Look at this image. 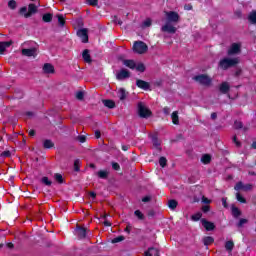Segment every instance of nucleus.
<instances>
[{"instance_id":"nucleus-41","label":"nucleus","mask_w":256,"mask_h":256,"mask_svg":"<svg viewBox=\"0 0 256 256\" xmlns=\"http://www.w3.org/2000/svg\"><path fill=\"white\" fill-rule=\"evenodd\" d=\"M54 179L58 182V183H63V176L61 174H55L54 175Z\"/></svg>"},{"instance_id":"nucleus-20","label":"nucleus","mask_w":256,"mask_h":256,"mask_svg":"<svg viewBox=\"0 0 256 256\" xmlns=\"http://www.w3.org/2000/svg\"><path fill=\"white\" fill-rule=\"evenodd\" d=\"M171 119L174 125H179V112L174 111L171 115Z\"/></svg>"},{"instance_id":"nucleus-52","label":"nucleus","mask_w":256,"mask_h":256,"mask_svg":"<svg viewBox=\"0 0 256 256\" xmlns=\"http://www.w3.org/2000/svg\"><path fill=\"white\" fill-rule=\"evenodd\" d=\"M112 168H113L115 171H119L120 166H119L118 163H113V164H112Z\"/></svg>"},{"instance_id":"nucleus-16","label":"nucleus","mask_w":256,"mask_h":256,"mask_svg":"<svg viewBox=\"0 0 256 256\" xmlns=\"http://www.w3.org/2000/svg\"><path fill=\"white\" fill-rule=\"evenodd\" d=\"M12 45H13V41L0 42V55H3V53H5V50Z\"/></svg>"},{"instance_id":"nucleus-3","label":"nucleus","mask_w":256,"mask_h":256,"mask_svg":"<svg viewBox=\"0 0 256 256\" xmlns=\"http://www.w3.org/2000/svg\"><path fill=\"white\" fill-rule=\"evenodd\" d=\"M132 49L134 53H137L138 55H143L149 49V47L143 41H136L134 42Z\"/></svg>"},{"instance_id":"nucleus-33","label":"nucleus","mask_w":256,"mask_h":256,"mask_svg":"<svg viewBox=\"0 0 256 256\" xmlns=\"http://www.w3.org/2000/svg\"><path fill=\"white\" fill-rule=\"evenodd\" d=\"M168 207L170 209H176L177 208V202L175 200H169L168 201Z\"/></svg>"},{"instance_id":"nucleus-22","label":"nucleus","mask_w":256,"mask_h":256,"mask_svg":"<svg viewBox=\"0 0 256 256\" xmlns=\"http://www.w3.org/2000/svg\"><path fill=\"white\" fill-rule=\"evenodd\" d=\"M82 57L86 63H91V55L89 54V50H84Z\"/></svg>"},{"instance_id":"nucleus-45","label":"nucleus","mask_w":256,"mask_h":256,"mask_svg":"<svg viewBox=\"0 0 256 256\" xmlns=\"http://www.w3.org/2000/svg\"><path fill=\"white\" fill-rule=\"evenodd\" d=\"M58 23L60 25H65V18L62 15H58Z\"/></svg>"},{"instance_id":"nucleus-2","label":"nucleus","mask_w":256,"mask_h":256,"mask_svg":"<svg viewBox=\"0 0 256 256\" xmlns=\"http://www.w3.org/2000/svg\"><path fill=\"white\" fill-rule=\"evenodd\" d=\"M238 63H239V57L224 58L220 61L219 65L221 69H229V67H235V65H238Z\"/></svg>"},{"instance_id":"nucleus-37","label":"nucleus","mask_w":256,"mask_h":256,"mask_svg":"<svg viewBox=\"0 0 256 256\" xmlns=\"http://www.w3.org/2000/svg\"><path fill=\"white\" fill-rule=\"evenodd\" d=\"M151 25H152L151 18H147V19L144 20V22L142 23V27H151Z\"/></svg>"},{"instance_id":"nucleus-4","label":"nucleus","mask_w":256,"mask_h":256,"mask_svg":"<svg viewBox=\"0 0 256 256\" xmlns=\"http://www.w3.org/2000/svg\"><path fill=\"white\" fill-rule=\"evenodd\" d=\"M164 15H165L166 22L168 23L177 24L181 20V16H179V13L175 11H165Z\"/></svg>"},{"instance_id":"nucleus-49","label":"nucleus","mask_w":256,"mask_h":256,"mask_svg":"<svg viewBox=\"0 0 256 256\" xmlns=\"http://www.w3.org/2000/svg\"><path fill=\"white\" fill-rule=\"evenodd\" d=\"M202 211H203V213H209V211H210L209 205L203 206V207H202Z\"/></svg>"},{"instance_id":"nucleus-30","label":"nucleus","mask_w":256,"mask_h":256,"mask_svg":"<svg viewBox=\"0 0 256 256\" xmlns=\"http://www.w3.org/2000/svg\"><path fill=\"white\" fill-rule=\"evenodd\" d=\"M232 215L234 217H239L241 215V210L235 206H232Z\"/></svg>"},{"instance_id":"nucleus-10","label":"nucleus","mask_w":256,"mask_h":256,"mask_svg":"<svg viewBox=\"0 0 256 256\" xmlns=\"http://www.w3.org/2000/svg\"><path fill=\"white\" fill-rule=\"evenodd\" d=\"M78 37H80L82 43H87L89 41V36L87 35V29H80L77 31Z\"/></svg>"},{"instance_id":"nucleus-5","label":"nucleus","mask_w":256,"mask_h":256,"mask_svg":"<svg viewBox=\"0 0 256 256\" xmlns=\"http://www.w3.org/2000/svg\"><path fill=\"white\" fill-rule=\"evenodd\" d=\"M161 31H162V33H169L170 35H175V33H177V27L175 26V24L173 22L166 21L161 26Z\"/></svg>"},{"instance_id":"nucleus-14","label":"nucleus","mask_w":256,"mask_h":256,"mask_svg":"<svg viewBox=\"0 0 256 256\" xmlns=\"http://www.w3.org/2000/svg\"><path fill=\"white\" fill-rule=\"evenodd\" d=\"M116 77L119 81H122V79H128L130 73L127 69H122L117 73Z\"/></svg>"},{"instance_id":"nucleus-60","label":"nucleus","mask_w":256,"mask_h":256,"mask_svg":"<svg viewBox=\"0 0 256 256\" xmlns=\"http://www.w3.org/2000/svg\"><path fill=\"white\" fill-rule=\"evenodd\" d=\"M104 225H105V227H111V222L105 220Z\"/></svg>"},{"instance_id":"nucleus-55","label":"nucleus","mask_w":256,"mask_h":256,"mask_svg":"<svg viewBox=\"0 0 256 256\" xmlns=\"http://www.w3.org/2000/svg\"><path fill=\"white\" fill-rule=\"evenodd\" d=\"M10 156H11V152H9V151H4L2 153V157H10Z\"/></svg>"},{"instance_id":"nucleus-7","label":"nucleus","mask_w":256,"mask_h":256,"mask_svg":"<svg viewBox=\"0 0 256 256\" xmlns=\"http://www.w3.org/2000/svg\"><path fill=\"white\" fill-rule=\"evenodd\" d=\"M138 115L143 118L151 117V110L143 102H140L138 103Z\"/></svg>"},{"instance_id":"nucleus-47","label":"nucleus","mask_w":256,"mask_h":256,"mask_svg":"<svg viewBox=\"0 0 256 256\" xmlns=\"http://www.w3.org/2000/svg\"><path fill=\"white\" fill-rule=\"evenodd\" d=\"M202 203H205L206 205H209V203H211V200L208 199L207 197L203 196L202 197Z\"/></svg>"},{"instance_id":"nucleus-43","label":"nucleus","mask_w":256,"mask_h":256,"mask_svg":"<svg viewBox=\"0 0 256 256\" xmlns=\"http://www.w3.org/2000/svg\"><path fill=\"white\" fill-rule=\"evenodd\" d=\"M83 97H85V94L83 92L76 93V99H79V101H82Z\"/></svg>"},{"instance_id":"nucleus-38","label":"nucleus","mask_w":256,"mask_h":256,"mask_svg":"<svg viewBox=\"0 0 256 256\" xmlns=\"http://www.w3.org/2000/svg\"><path fill=\"white\" fill-rule=\"evenodd\" d=\"M44 147L45 149H51V147H53V142L51 140H45Z\"/></svg>"},{"instance_id":"nucleus-27","label":"nucleus","mask_w":256,"mask_h":256,"mask_svg":"<svg viewBox=\"0 0 256 256\" xmlns=\"http://www.w3.org/2000/svg\"><path fill=\"white\" fill-rule=\"evenodd\" d=\"M103 104L105 107H108V109H114L115 102L112 100H103Z\"/></svg>"},{"instance_id":"nucleus-59","label":"nucleus","mask_w":256,"mask_h":256,"mask_svg":"<svg viewBox=\"0 0 256 256\" xmlns=\"http://www.w3.org/2000/svg\"><path fill=\"white\" fill-rule=\"evenodd\" d=\"M95 137H96V139H99L101 137V132L96 131L95 132Z\"/></svg>"},{"instance_id":"nucleus-8","label":"nucleus","mask_w":256,"mask_h":256,"mask_svg":"<svg viewBox=\"0 0 256 256\" xmlns=\"http://www.w3.org/2000/svg\"><path fill=\"white\" fill-rule=\"evenodd\" d=\"M241 53V44L233 43L228 49V55H239Z\"/></svg>"},{"instance_id":"nucleus-19","label":"nucleus","mask_w":256,"mask_h":256,"mask_svg":"<svg viewBox=\"0 0 256 256\" xmlns=\"http://www.w3.org/2000/svg\"><path fill=\"white\" fill-rule=\"evenodd\" d=\"M234 247H235V243H233V240L226 241L225 249H226V251H228V253H231V251H233Z\"/></svg>"},{"instance_id":"nucleus-6","label":"nucleus","mask_w":256,"mask_h":256,"mask_svg":"<svg viewBox=\"0 0 256 256\" xmlns=\"http://www.w3.org/2000/svg\"><path fill=\"white\" fill-rule=\"evenodd\" d=\"M194 81H196V83H199L200 85L209 87V85H211L213 80L209 76H207L205 74H201V75L195 76Z\"/></svg>"},{"instance_id":"nucleus-1","label":"nucleus","mask_w":256,"mask_h":256,"mask_svg":"<svg viewBox=\"0 0 256 256\" xmlns=\"http://www.w3.org/2000/svg\"><path fill=\"white\" fill-rule=\"evenodd\" d=\"M123 65L125 67H128V69L139 71L140 73H143L145 71V64L141 62H135L134 60H123Z\"/></svg>"},{"instance_id":"nucleus-40","label":"nucleus","mask_w":256,"mask_h":256,"mask_svg":"<svg viewBox=\"0 0 256 256\" xmlns=\"http://www.w3.org/2000/svg\"><path fill=\"white\" fill-rule=\"evenodd\" d=\"M121 241H125V237L118 236L112 240V243H121Z\"/></svg>"},{"instance_id":"nucleus-31","label":"nucleus","mask_w":256,"mask_h":256,"mask_svg":"<svg viewBox=\"0 0 256 256\" xmlns=\"http://www.w3.org/2000/svg\"><path fill=\"white\" fill-rule=\"evenodd\" d=\"M98 177H100V179H107V175H109V173L105 170H101L97 173Z\"/></svg>"},{"instance_id":"nucleus-9","label":"nucleus","mask_w":256,"mask_h":256,"mask_svg":"<svg viewBox=\"0 0 256 256\" xmlns=\"http://www.w3.org/2000/svg\"><path fill=\"white\" fill-rule=\"evenodd\" d=\"M235 191H251L253 189V185L251 184H243V182H238L234 187Z\"/></svg>"},{"instance_id":"nucleus-11","label":"nucleus","mask_w":256,"mask_h":256,"mask_svg":"<svg viewBox=\"0 0 256 256\" xmlns=\"http://www.w3.org/2000/svg\"><path fill=\"white\" fill-rule=\"evenodd\" d=\"M42 69L46 75H53L55 73V67L49 63L44 64Z\"/></svg>"},{"instance_id":"nucleus-29","label":"nucleus","mask_w":256,"mask_h":256,"mask_svg":"<svg viewBox=\"0 0 256 256\" xmlns=\"http://www.w3.org/2000/svg\"><path fill=\"white\" fill-rule=\"evenodd\" d=\"M201 161L204 165H207L208 163H211V156L209 154H205L202 156Z\"/></svg>"},{"instance_id":"nucleus-48","label":"nucleus","mask_w":256,"mask_h":256,"mask_svg":"<svg viewBox=\"0 0 256 256\" xmlns=\"http://www.w3.org/2000/svg\"><path fill=\"white\" fill-rule=\"evenodd\" d=\"M245 223H247V219H240L239 223H238V227H243V225H245Z\"/></svg>"},{"instance_id":"nucleus-46","label":"nucleus","mask_w":256,"mask_h":256,"mask_svg":"<svg viewBox=\"0 0 256 256\" xmlns=\"http://www.w3.org/2000/svg\"><path fill=\"white\" fill-rule=\"evenodd\" d=\"M234 127L235 129H241V127H243V123L239 122V121H236L234 123Z\"/></svg>"},{"instance_id":"nucleus-61","label":"nucleus","mask_w":256,"mask_h":256,"mask_svg":"<svg viewBox=\"0 0 256 256\" xmlns=\"http://www.w3.org/2000/svg\"><path fill=\"white\" fill-rule=\"evenodd\" d=\"M89 195L90 197H92V199H95V197H97V194H95V192H90Z\"/></svg>"},{"instance_id":"nucleus-53","label":"nucleus","mask_w":256,"mask_h":256,"mask_svg":"<svg viewBox=\"0 0 256 256\" xmlns=\"http://www.w3.org/2000/svg\"><path fill=\"white\" fill-rule=\"evenodd\" d=\"M233 141H234L236 147H240L241 143L239 141H237V136H234Z\"/></svg>"},{"instance_id":"nucleus-32","label":"nucleus","mask_w":256,"mask_h":256,"mask_svg":"<svg viewBox=\"0 0 256 256\" xmlns=\"http://www.w3.org/2000/svg\"><path fill=\"white\" fill-rule=\"evenodd\" d=\"M203 241H204V245H211V243H213L214 239L211 236H207L203 239Z\"/></svg>"},{"instance_id":"nucleus-23","label":"nucleus","mask_w":256,"mask_h":256,"mask_svg":"<svg viewBox=\"0 0 256 256\" xmlns=\"http://www.w3.org/2000/svg\"><path fill=\"white\" fill-rule=\"evenodd\" d=\"M248 21L250 23L255 24L256 23V10H253L252 12L249 13L248 15Z\"/></svg>"},{"instance_id":"nucleus-34","label":"nucleus","mask_w":256,"mask_h":256,"mask_svg":"<svg viewBox=\"0 0 256 256\" xmlns=\"http://www.w3.org/2000/svg\"><path fill=\"white\" fill-rule=\"evenodd\" d=\"M203 217V214L201 212H197L196 214L192 215V221H199Z\"/></svg>"},{"instance_id":"nucleus-50","label":"nucleus","mask_w":256,"mask_h":256,"mask_svg":"<svg viewBox=\"0 0 256 256\" xmlns=\"http://www.w3.org/2000/svg\"><path fill=\"white\" fill-rule=\"evenodd\" d=\"M86 140H87V138L85 136H78V141L80 143H85Z\"/></svg>"},{"instance_id":"nucleus-44","label":"nucleus","mask_w":256,"mask_h":256,"mask_svg":"<svg viewBox=\"0 0 256 256\" xmlns=\"http://www.w3.org/2000/svg\"><path fill=\"white\" fill-rule=\"evenodd\" d=\"M42 183H44V185H48V186L51 185V181L47 177L42 178Z\"/></svg>"},{"instance_id":"nucleus-58","label":"nucleus","mask_w":256,"mask_h":256,"mask_svg":"<svg viewBox=\"0 0 256 256\" xmlns=\"http://www.w3.org/2000/svg\"><path fill=\"white\" fill-rule=\"evenodd\" d=\"M79 160H76L75 162H74V166H75V171H79Z\"/></svg>"},{"instance_id":"nucleus-39","label":"nucleus","mask_w":256,"mask_h":256,"mask_svg":"<svg viewBox=\"0 0 256 256\" xmlns=\"http://www.w3.org/2000/svg\"><path fill=\"white\" fill-rule=\"evenodd\" d=\"M236 199L240 203H247V200H245V198L241 194H239V193H236Z\"/></svg>"},{"instance_id":"nucleus-28","label":"nucleus","mask_w":256,"mask_h":256,"mask_svg":"<svg viewBox=\"0 0 256 256\" xmlns=\"http://www.w3.org/2000/svg\"><path fill=\"white\" fill-rule=\"evenodd\" d=\"M42 19L44 23H51L53 20V15L51 13L44 14Z\"/></svg>"},{"instance_id":"nucleus-12","label":"nucleus","mask_w":256,"mask_h":256,"mask_svg":"<svg viewBox=\"0 0 256 256\" xmlns=\"http://www.w3.org/2000/svg\"><path fill=\"white\" fill-rule=\"evenodd\" d=\"M22 55H24L25 57H36L37 49L35 48L22 49Z\"/></svg>"},{"instance_id":"nucleus-54","label":"nucleus","mask_w":256,"mask_h":256,"mask_svg":"<svg viewBox=\"0 0 256 256\" xmlns=\"http://www.w3.org/2000/svg\"><path fill=\"white\" fill-rule=\"evenodd\" d=\"M88 5H97V0H87Z\"/></svg>"},{"instance_id":"nucleus-15","label":"nucleus","mask_w":256,"mask_h":256,"mask_svg":"<svg viewBox=\"0 0 256 256\" xmlns=\"http://www.w3.org/2000/svg\"><path fill=\"white\" fill-rule=\"evenodd\" d=\"M201 223L203 227L206 229V231H213V229H215V224L213 222H209L206 219H202Z\"/></svg>"},{"instance_id":"nucleus-21","label":"nucleus","mask_w":256,"mask_h":256,"mask_svg":"<svg viewBox=\"0 0 256 256\" xmlns=\"http://www.w3.org/2000/svg\"><path fill=\"white\" fill-rule=\"evenodd\" d=\"M19 13L22 15V17H25V19H29L30 17L29 10H27V7L25 6L20 8Z\"/></svg>"},{"instance_id":"nucleus-63","label":"nucleus","mask_w":256,"mask_h":256,"mask_svg":"<svg viewBox=\"0 0 256 256\" xmlns=\"http://www.w3.org/2000/svg\"><path fill=\"white\" fill-rule=\"evenodd\" d=\"M222 203H223V206H224V207H227V199L223 198V199H222Z\"/></svg>"},{"instance_id":"nucleus-56","label":"nucleus","mask_w":256,"mask_h":256,"mask_svg":"<svg viewBox=\"0 0 256 256\" xmlns=\"http://www.w3.org/2000/svg\"><path fill=\"white\" fill-rule=\"evenodd\" d=\"M163 111H164L165 115H169L171 113V109H169V107H165L163 109Z\"/></svg>"},{"instance_id":"nucleus-35","label":"nucleus","mask_w":256,"mask_h":256,"mask_svg":"<svg viewBox=\"0 0 256 256\" xmlns=\"http://www.w3.org/2000/svg\"><path fill=\"white\" fill-rule=\"evenodd\" d=\"M9 9H17V2L15 0H10L8 2Z\"/></svg>"},{"instance_id":"nucleus-13","label":"nucleus","mask_w":256,"mask_h":256,"mask_svg":"<svg viewBox=\"0 0 256 256\" xmlns=\"http://www.w3.org/2000/svg\"><path fill=\"white\" fill-rule=\"evenodd\" d=\"M75 233L79 239H85L87 237V229L83 227H77Z\"/></svg>"},{"instance_id":"nucleus-64","label":"nucleus","mask_w":256,"mask_h":256,"mask_svg":"<svg viewBox=\"0 0 256 256\" xmlns=\"http://www.w3.org/2000/svg\"><path fill=\"white\" fill-rule=\"evenodd\" d=\"M211 119H217V113H212L211 114Z\"/></svg>"},{"instance_id":"nucleus-26","label":"nucleus","mask_w":256,"mask_h":256,"mask_svg":"<svg viewBox=\"0 0 256 256\" xmlns=\"http://www.w3.org/2000/svg\"><path fill=\"white\" fill-rule=\"evenodd\" d=\"M118 97H119L120 101H124V99H126V97H127V92H125V89L120 88V89L118 90Z\"/></svg>"},{"instance_id":"nucleus-51","label":"nucleus","mask_w":256,"mask_h":256,"mask_svg":"<svg viewBox=\"0 0 256 256\" xmlns=\"http://www.w3.org/2000/svg\"><path fill=\"white\" fill-rule=\"evenodd\" d=\"M143 203H149V201H151V196H145L144 198H142Z\"/></svg>"},{"instance_id":"nucleus-36","label":"nucleus","mask_w":256,"mask_h":256,"mask_svg":"<svg viewBox=\"0 0 256 256\" xmlns=\"http://www.w3.org/2000/svg\"><path fill=\"white\" fill-rule=\"evenodd\" d=\"M134 215H136V217L139 218L140 220L145 219V215H143V212L140 211V210H136V211L134 212Z\"/></svg>"},{"instance_id":"nucleus-17","label":"nucleus","mask_w":256,"mask_h":256,"mask_svg":"<svg viewBox=\"0 0 256 256\" xmlns=\"http://www.w3.org/2000/svg\"><path fill=\"white\" fill-rule=\"evenodd\" d=\"M136 85L140 89H144V91H147V89H149V83H147V82H145L143 80H137L136 81Z\"/></svg>"},{"instance_id":"nucleus-42","label":"nucleus","mask_w":256,"mask_h":256,"mask_svg":"<svg viewBox=\"0 0 256 256\" xmlns=\"http://www.w3.org/2000/svg\"><path fill=\"white\" fill-rule=\"evenodd\" d=\"M159 164H160V167H165V165H167V159L165 157H161L159 159Z\"/></svg>"},{"instance_id":"nucleus-18","label":"nucleus","mask_w":256,"mask_h":256,"mask_svg":"<svg viewBox=\"0 0 256 256\" xmlns=\"http://www.w3.org/2000/svg\"><path fill=\"white\" fill-rule=\"evenodd\" d=\"M145 256H159V250L157 248H149L145 252Z\"/></svg>"},{"instance_id":"nucleus-62","label":"nucleus","mask_w":256,"mask_h":256,"mask_svg":"<svg viewBox=\"0 0 256 256\" xmlns=\"http://www.w3.org/2000/svg\"><path fill=\"white\" fill-rule=\"evenodd\" d=\"M29 135H30V137H34V135H35V130H30V131H29Z\"/></svg>"},{"instance_id":"nucleus-24","label":"nucleus","mask_w":256,"mask_h":256,"mask_svg":"<svg viewBox=\"0 0 256 256\" xmlns=\"http://www.w3.org/2000/svg\"><path fill=\"white\" fill-rule=\"evenodd\" d=\"M229 88H230V86H229V84L227 83V82H223L221 85H220V91L222 92V93H228L229 92Z\"/></svg>"},{"instance_id":"nucleus-57","label":"nucleus","mask_w":256,"mask_h":256,"mask_svg":"<svg viewBox=\"0 0 256 256\" xmlns=\"http://www.w3.org/2000/svg\"><path fill=\"white\" fill-rule=\"evenodd\" d=\"M184 9L185 11H191V9H193V6H191V4L185 5Z\"/></svg>"},{"instance_id":"nucleus-25","label":"nucleus","mask_w":256,"mask_h":256,"mask_svg":"<svg viewBox=\"0 0 256 256\" xmlns=\"http://www.w3.org/2000/svg\"><path fill=\"white\" fill-rule=\"evenodd\" d=\"M35 13H37V7L35 4H29L28 5V14H30V17L31 15H35Z\"/></svg>"}]
</instances>
